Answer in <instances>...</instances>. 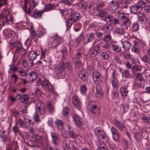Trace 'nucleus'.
I'll use <instances>...</instances> for the list:
<instances>
[{"label": "nucleus", "mask_w": 150, "mask_h": 150, "mask_svg": "<svg viewBox=\"0 0 150 150\" xmlns=\"http://www.w3.org/2000/svg\"><path fill=\"white\" fill-rule=\"evenodd\" d=\"M80 18V14L78 12L72 11L66 20L67 26L70 27L74 23L78 21Z\"/></svg>", "instance_id": "1"}, {"label": "nucleus", "mask_w": 150, "mask_h": 150, "mask_svg": "<svg viewBox=\"0 0 150 150\" xmlns=\"http://www.w3.org/2000/svg\"><path fill=\"white\" fill-rule=\"evenodd\" d=\"M88 107L91 115L94 117L98 116L100 113V108L92 102H89Z\"/></svg>", "instance_id": "2"}, {"label": "nucleus", "mask_w": 150, "mask_h": 150, "mask_svg": "<svg viewBox=\"0 0 150 150\" xmlns=\"http://www.w3.org/2000/svg\"><path fill=\"white\" fill-rule=\"evenodd\" d=\"M30 31L31 39L35 42L38 41L39 38L42 37L44 34L40 30L34 31V28L32 26H31Z\"/></svg>", "instance_id": "3"}, {"label": "nucleus", "mask_w": 150, "mask_h": 150, "mask_svg": "<svg viewBox=\"0 0 150 150\" xmlns=\"http://www.w3.org/2000/svg\"><path fill=\"white\" fill-rule=\"evenodd\" d=\"M72 117L76 124L77 126L80 129L83 130L86 128V125L84 122L82 121L81 118L78 115L74 114L72 115Z\"/></svg>", "instance_id": "4"}, {"label": "nucleus", "mask_w": 150, "mask_h": 150, "mask_svg": "<svg viewBox=\"0 0 150 150\" xmlns=\"http://www.w3.org/2000/svg\"><path fill=\"white\" fill-rule=\"evenodd\" d=\"M53 39L51 43V47L53 49L57 48V46L61 43L63 41V39L58 36L57 34L53 37Z\"/></svg>", "instance_id": "5"}, {"label": "nucleus", "mask_w": 150, "mask_h": 150, "mask_svg": "<svg viewBox=\"0 0 150 150\" xmlns=\"http://www.w3.org/2000/svg\"><path fill=\"white\" fill-rule=\"evenodd\" d=\"M121 20L123 27L126 29L130 27L131 21L128 18L123 15L121 16Z\"/></svg>", "instance_id": "6"}, {"label": "nucleus", "mask_w": 150, "mask_h": 150, "mask_svg": "<svg viewBox=\"0 0 150 150\" xmlns=\"http://www.w3.org/2000/svg\"><path fill=\"white\" fill-rule=\"evenodd\" d=\"M51 136L52 141L54 145H58L60 144L61 140L59 134L56 132H53L51 133Z\"/></svg>", "instance_id": "7"}, {"label": "nucleus", "mask_w": 150, "mask_h": 150, "mask_svg": "<svg viewBox=\"0 0 150 150\" xmlns=\"http://www.w3.org/2000/svg\"><path fill=\"white\" fill-rule=\"evenodd\" d=\"M93 80L95 83L96 84H97V82L98 81V83H101L102 80H101L100 73L98 71H95L93 72L92 74Z\"/></svg>", "instance_id": "8"}, {"label": "nucleus", "mask_w": 150, "mask_h": 150, "mask_svg": "<svg viewBox=\"0 0 150 150\" xmlns=\"http://www.w3.org/2000/svg\"><path fill=\"white\" fill-rule=\"evenodd\" d=\"M10 45L11 47H16L15 52L17 53H19L21 52L22 46V43L19 42H9Z\"/></svg>", "instance_id": "9"}, {"label": "nucleus", "mask_w": 150, "mask_h": 150, "mask_svg": "<svg viewBox=\"0 0 150 150\" xmlns=\"http://www.w3.org/2000/svg\"><path fill=\"white\" fill-rule=\"evenodd\" d=\"M40 53L39 51H37L36 52L33 51H30L28 54L29 60L30 61L33 62L34 60L37 59V57L39 55Z\"/></svg>", "instance_id": "10"}, {"label": "nucleus", "mask_w": 150, "mask_h": 150, "mask_svg": "<svg viewBox=\"0 0 150 150\" xmlns=\"http://www.w3.org/2000/svg\"><path fill=\"white\" fill-rule=\"evenodd\" d=\"M115 71L113 70L111 72L112 77L110 79V82L112 83L113 87L114 88H117L119 85L118 81L115 76Z\"/></svg>", "instance_id": "11"}, {"label": "nucleus", "mask_w": 150, "mask_h": 150, "mask_svg": "<svg viewBox=\"0 0 150 150\" xmlns=\"http://www.w3.org/2000/svg\"><path fill=\"white\" fill-rule=\"evenodd\" d=\"M101 51V46L98 45L95 46L93 48L90 50V52L93 56L97 55Z\"/></svg>", "instance_id": "12"}, {"label": "nucleus", "mask_w": 150, "mask_h": 150, "mask_svg": "<svg viewBox=\"0 0 150 150\" xmlns=\"http://www.w3.org/2000/svg\"><path fill=\"white\" fill-rule=\"evenodd\" d=\"M44 12V10H38L36 9L32 12L33 14L32 16L35 18H40L42 17V15Z\"/></svg>", "instance_id": "13"}, {"label": "nucleus", "mask_w": 150, "mask_h": 150, "mask_svg": "<svg viewBox=\"0 0 150 150\" xmlns=\"http://www.w3.org/2000/svg\"><path fill=\"white\" fill-rule=\"evenodd\" d=\"M142 100L144 102H147L150 100L149 95L144 91H141L140 93Z\"/></svg>", "instance_id": "14"}, {"label": "nucleus", "mask_w": 150, "mask_h": 150, "mask_svg": "<svg viewBox=\"0 0 150 150\" xmlns=\"http://www.w3.org/2000/svg\"><path fill=\"white\" fill-rule=\"evenodd\" d=\"M114 125L119 130L121 131H124L125 129V126L124 123L115 120L114 121Z\"/></svg>", "instance_id": "15"}, {"label": "nucleus", "mask_w": 150, "mask_h": 150, "mask_svg": "<svg viewBox=\"0 0 150 150\" xmlns=\"http://www.w3.org/2000/svg\"><path fill=\"white\" fill-rule=\"evenodd\" d=\"M108 8L112 12H115L118 8L117 3L113 0L111 1L108 6Z\"/></svg>", "instance_id": "16"}, {"label": "nucleus", "mask_w": 150, "mask_h": 150, "mask_svg": "<svg viewBox=\"0 0 150 150\" xmlns=\"http://www.w3.org/2000/svg\"><path fill=\"white\" fill-rule=\"evenodd\" d=\"M6 14L2 12L0 13V29L2 26H4L6 24Z\"/></svg>", "instance_id": "17"}, {"label": "nucleus", "mask_w": 150, "mask_h": 150, "mask_svg": "<svg viewBox=\"0 0 150 150\" xmlns=\"http://www.w3.org/2000/svg\"><path fill=\"white\" fill-rule=\"evenodd\" d=\"M56 6L54 4H48L45 6L44 10L45 11H48L51 10H54L56 8Z\"/></svg>", "instance_id": "18"}, {"label": "nucleus", "mask_w": 150, "mask_h": 150, "mask_svg": "<svg viewBox=\"0 0 150 150\" xmlns=\"http://www.w3.org/2000/svg\"><path fill=\"white\" fill-rule=\"evenodd\" d=\"M130 10L132 13L137 14L141 11V9H139L136 4H135L130 7Z\"/></svg>", "instance_id": "19"}, {"label": "nucleus", "mask_w": 150, "mask_h": 150, "mask_svg": "<svg viewBox=\"0 0 150 150\" xmlns=\"http://www.w3.org/2000/svg\"><path fill=\"white\" fill-rule=\"evenodd\" d=\"M77 74L79 77L83 81H85L88 79V77L84 71H79L77 72Z\"/></svg>", "instance_id": "20"}, {"label": "nucleus", "mask_w": 150, "mask_h": 150, "mask_svg": "<svg viewBox=\"0 0 150 150\" xmlns=\"http://www.w3.org/2000/svg\"><path fill=\"white\" fill-rule=\"evenodd\" d=\"M60 66L63 69H66L68 70H70L71 69V67L70 64L68 62H65L63 60L62 61V64Z\"/></svg>", "instance_id": "21"}, {"label": "nucleus", "mask_w": 150, "mask_h": 150, "mask_svg": "<svg viewBox=\"0 0 150 150\" xmlns=\"http://www.w3.org/2000/svg\"><path fill=\"white\" fill-rule=\"evenodd\" d=\"M96 136L98 137H99L100 138L103 139H106L107 141H109V138L108 136H107L105 132L102 130H101L99 134H98V136Z\"/></svg>", "instance_id": "22"}, {"label": "nucleus", "mask_w": 150, "mask_h": 150, "mask_svg": "<svg viewBox=\"0 0 150 150\" xmlns=\"http://www.w3.org/2000/svg\"><path fill=\"white\" fill-rule=\"evenodd\" d=\"M69 129L67 130L68 137L75 139L76 137V135L74 130L73 129H71L69 127Z\"/></svg>", "instance_id": "23"}, {"label": "nucleus", "mask_w": 150, "mask_h": 150, "mask_svg": "<svg viewBox=\"0 0 150 150\" xmlns=\"http://www.w3.org/2000/svg\"><path fill=\"white\" fill-rule=\"evenodd\" d=\"M122 43V47L125 50H127L130 49L131 45L129 42L127 41H124Z\"/></svg>", "instance_id": "24"}, {"label": "nucleus", "mask_w": 150, "mask_h": 150, "mask_svg": "<svg viewBox=\"0 0 150 150\" xmlns=\"http://www.w3.org/2000/svg\"><path fill=\"white\" fill-rule=\"evenodd\" d=\"M97 150H108L104 144L101 142L97 143Z\"/></svg>", "instance_id": "25"}, {"label": "nucleus", "mask_w": 150, "mask_h": 150, "mask_svg": "<svg viewBox=\"0 0 150 150\" xmlns=\"http://www.w3.org/2000/svg\"><path fill=\"white\" fill-rule=\"evenodd\" d=\"M146 3L142 0H140L138 1V2L136 4L139 7L141 10L143 8H145L146 5Z\"/></svg>", "instance_id": "26"}, {"label": "nucleus", "mask_w": 150, "mask_h": 150, "mask_svg": "<svg viewBox=\"0 0 150 150\" xmlns=\"http://www.w3.org/2000/svg\"><path fill=\"white\" fill-rule=\"evenodd\" d=\"M36 104V109L45 108L44 103L40 100H37L35 102Z\"/></svg>", "instance_id": "27"}, {"label": "nucleus", "mask_w": 150, "mask_h": 150, "mask_svg": "<svg viewBox=\"0 0 150 150\" xmlns=\"http://www.w3.org/2000/svg\"><path fill=\"white\" fill-rule=\"evenodd\" d=\"M100 83H97L96 84V89L97 93L100 96L103 95V92L102 90V87L100 84Z\"/></svg>", "instance_id": "28"}, {"label": "nucleus", "mask_w": 150, "mask_h": 150, "mask_svg": "<svg viewBox=\"0 0 150 150\" xmlns=\"http://www.w3.org/2000/svg\"><path fill=\"white\" fill-rule=\"evenodd\" d=\"M110 52L107 51L106 52H102L100 53V55L104 59H107L110 57Z\"/></svg>", "instance_id": "29"}, {"label": "nucleus", "mask_w": 150, "mask_h": 150, "mask_svg": "<svg viewBox=\"0 0 150 150\" xmlns=\"http://www.w3.org/2000/svg\"><path fill=\"white\" fill-rule=\"evenodd\" d=\"M54 72L58 76L60 77L62 76L63 73V71L62 69H61L58 67H55L54 69Z\"/></svg>", "instance_id": "30"}, {"label": "nucleus", "mask_w": 150, "mask_h": 150, "mask_svg": "<svg viewBox=\"0 0 150 150\" xmlns=\"http://www.w3.org/2000/svg\"><path fill=\"white\" fill-rule=\"evenodd\" d=\"M120 91L122 96H127L128 93V90L125 86H123L120 88Z\"/></svg>", "instance_id": "31"}, {"label": "nucleus", "mask_w": 150, "mask_h": 150, "mask_svg": "<svg viewBox=\"0 0 150 150\" xmlns=\"http://www.w3.org/2000/svg\"><path fill=\"white\" fill-rule=\"evenodd\" d=\"M29 100L28 96L26 94L22 95V99L21 101V103L24 104H26Z\"/></svg>", "instance_id": "32"}, {"label": "nucleus", "mask_w": 150, "mask_h": 150, "mask_svg": "<svg viewBox=\"0 0 150 150\" xmlns=\"http://www.w3.org/2000/svg\"><path fill=\"white\" fill-rule=\"evenodd\" d=\"M105 6V4L104 2H98L96 4V10L98 11H100L102 8L104 7Z\"/></svg>", "instance_id": "33"}, {"label": "nucleus", "mask_w": 150, "mask_h": 150, "mask_svg": "<svg viewBox=\"0 0 150 150\" xmlns=\"http://www.w3.org/2000/svg\"><path fill=\"white\" fill-rule=\"evenodd\" d=\"M141 60L145 63H148L150 64V57L148 55H145L141 58Z\"/></svg>", "instance_id": "34"}, {"label": "nucleus", "mask_w": 150, "mask_h": 150, "mask_svg": "<svg viewBox=\"0 0 150 150\" xmlns=\"http://www.w3.org/2000/svg\"><path fill=\"white\" fill-rule=\"evenodd\" d=\"M29 76H30L31 81H35L37 78V76L36 73L33 71L29 73Z\"/></svg>", "instance_id": "35"}, {"label": "nucleus", "mask_w": 150, "mask_h": 150, "mask_svg": "<svg viewBox=\"0 0 150 150\" xmlns=\"http://www.w3.org/2000/svg\"><path fill=\"white\" fill-rule=\"evenodd\" d=\"M108 13V10L107 9H104L103 10H100L98 13L99 16L103 18Z\"/></svg>", "instance_id": "36"}, {"label": "nucleus", "mask_w": 150, "mask_h": 150, "mask_svg": "<svg viewBox=\"0 0 150 150\" xmlns=\"http://www.w3.org/2000/svg\"><path fill=\"white\" fill-rule=\"evenodd\" d=\"M109 29L108 26L106 25H104L101 28L100 30L103 31V34H105L108 33H110V32H109V31H108Z\"/></svg>", "instance_id": "37"}, {"label": "nucleus", "mask_w": 150, "mask_h": 150, "mask_svg": "<svg viewBox=\"0 0 150 150\" xmlns=\"http://www.w3.org/2000/svg\"><path fill=\"white\" fill-rule=\"evenodd\" d=\"M9 11H8L6 13V18L5 22L6 23H8V21H12L13 17L12 15L9 14Z\"/></svg>", "instance_id": "38"}, {"label": "nucleus", "mask_w": 150, "mask_h": 150, "mask_svg": "<svg viewBox=\"0 0 150 150\" xmlns=\"http://www.w3.org/2000/svg\"><path fill=\"white\" fill-rule=\"evenodd\" d=\"M122 73V76L123 77L128 79L130 77L129 72L128 70H124Z\"/></svg>", "instance_id": "39"}, {"label": "nucleus", "mask_w": 150, "mask_h": 150, "mask_svg": "<svg viewBox=\"0 0 150 150\" xmlns=\"http://www.w3.org/2000/svg\"><path fill=\"white\" fill-rule=\"evenodd\" d=\"M55 123L58 127H60L61 129H63L64 128V123L62 120L57 119L55 120Z\"/></svg>", "instance_id": "40"}, {"label": "nucleus", "mask_w": 150, "mask_h": 150, "mask_svg": "<svg viewBox=\"0 0 150 150\" xmlns=\"http://www.w3.org/2000/svg\"><path fill=\"white\" fill-rule=\"evenodd\" d=\"M18 74L20 76L23 77L26 76V77H27L29 76L28 74H26L25 72L24 69L23 68L21 69H18Z\"/></svg>", "instance_id": "41"}, {"label": "nucleus", "mask_w": 150, "mask_h": 150, "mask_svg": "<svg viewBox=\"0 0 150 150\" xmlns=\"http://www.w3.org/2000/svg\"><path fill=\"white\" fill-rule=\"evenodd\" d=\"M47 106L49 108L50 113H52L54 110V107L51 105L50 101H47Z\"/></svg>", "instance_id": "42"}, {"label": "nucleus", "mask_w": 150, "mask_h": 150, "mask_svg": "<svg viewBox=\"0 0 150 150\" xmlns=\"http://www.w3.org/2000/svg\"><path fill=\"white\" fill-rule=\"evenodd\" d=\"M94 36V34L93 33H90L87 38L86 41L85 42L86 43L91 42L93 40Z\"/></svg>", "instance_id": "43"}, {"label": "nucleus", "mask_w": 150, "mask_h": 150, "mask_svg": "<svg viewBox=\"0 0 150 150\" xmlns=\"http://www.w3.org/2000/svg\"><path fill=\"white\" fill-rule=\"evenodd\" d=\"M139 28V24L137 23H134L133 24L132 27L130 28L133 31H136L138 30Z\"/></svg>", "instance_id": "44"}, {"label": "nucleus", "mask_w": 150, "mask_h": 150, "mask_svg": "<svg viewBox=\"0 0 150 150\" xmlns=\"http://www.w3.org/2000/svg\"><path fill=\"white\" fill-rule=\"evenodd\" d=\"M142 133L141 132H137L135 134V137L137 141L141 140L142 138Z\"/></svg>", "instance_id": "45"}, {"label": "nucleus", "mask_w": 150, "mask_h": 150, "mask_svg": "<svg viewBox=\"0 0 150 150\" xmlns=\"http://www.w3.org/2000/svg\"><path fill=\"white\" fill-rule=\"evenodd\" d=\"M15 124H17V126L19 125L20 127H24V122L23 120L21 119L17 120L16 121Z\"/></svg>", "instance_id": "46"}, {"label": "nucleus", "mask_w": 150, "mask_h": 150, "mask_svg": "<svg viewBox=\"0 0 150 150\" xmlns=\"http://www.w3.org/2000/svg\"><path fill=\"white\" fill-rule=\"evenodd\" d=\"M36 112L39 113L40 115H42L45 114L46 112L45 108H40L36 109Z\"/></svg>", "instance_id": "47"}, {"label": "nucleus", "mask_w": 150, "mask_h": 150, "mask_svg": "<svg viewBox=\"0 0 150 150\" xmlns=\"http://www.w3.org/2000/svg\"><path fill=\"white\" fill-rule=\"evenodd\" d=\"M33 117L34 118V120L35 122L39 123L41 122V120L37 112H35L33 115Z\"/></svg>", "instance_id": "48"}, {"label": "nucleus", "mask_w": 150, "mask_h": 150, "mask_svg": "<svg viewBox=\"0 0 150 150\" xmlns=\"http://www.w3.org/2000/svg\"><path fill=\"white\" fill-rule=\"evenodd\" d=\"M104 35V37L103 39L104 41L106 42H109L111 39V37L110 35V33H108Z\"/></svg>", "instance_id": "49"}, {"label": "nucleus", "mask_w": 150, "mask_h": 150, "mask_svg": "<svg viewBox=\"0 0 150 150\" xmlns=\"http://www.w3.org/2000/svg\"><path fill=\"white\" fill-rule=\"evenodd\" d=\"M141 67L136 64H133L132 69L134 71H140L141 69Z\"/></svg>", "instance_id": "50"}, {"label": "nucleus", "mask_w": 150, "mask_h": 150, "mask_svg": "<svg viewBox=\"0 0 150 150\" xmlns=\"http://www.w3.org/2000/svg\"><path fill=\"white\" fill-rule=\"evenodd\" d=\"M113 17V16L112 14H109L107 16L104 18L105 21L107 23L109 22L110 23V21Z\"/></svg>", "instance_id": "51"}, {"label": "nucleus", "mask_w": 150, "mask_h": 150, "mask_svg": "<svg viewBox=\"0 0 150 150\" xmlns=\"http://www.w3.org/2000/svg\"><path fill=\"white\" fill-rule=\"evenodd\" d=\"M12 130L16 135L18 132H20L19 127H18L17 124H15V126L12 128Z\"/></svg>", "instance_id": "52"}, {"label": "nucleus", "mask_w": 150, "mask_h": 150, "mask_svg": "<svg viewBox=\"0 0 150 150\" xmlns=\"http://www.w3.org/2000/svg\"><path fill=\"white\" fill-rule=\"evenodd\" d=\"M87 90V88L85 85H82L81 86L80 91L81 94H85L86 93Z\"/></svg>", "instance_id": "53"}, {"label": "nucleus", "mask_w": 150, "mask_h": 150, "mask_svg": "<svg viewBox=\"0 0 150 150\" xmlns=\"http://www.w3.org/2000/svg\"><path fill=\"white\" fill-rule=\"evenodd\" d=\"M50 82L48 81L47 80L45 79L41 83V85L42 86H44L46 88L48 87V85L50 84Z\"/></svg>", "instance_id": "54"}, {"label": "nucleus", "mask_w": 150, "mask_h": 150, "mask_svg": "<svg viewBox=\"0 0 150 150\" xmlns=\"http://www.w3.org/2000/svg\"><path fill=\"white\" fill-rule=\"evenodd\" d=\"M11 114L12 116L16 117L20 115V113L19 111L18 110L14 109L12 110Z\"/></svg>", "instance_id": "55"}, {"label": "nucleus", "mask_w": 150, "mask_h": 150, "mask_svg": "<svg viewBox=\"0 0 150 150\" xmlns=\"http://www.w3.org/2000/svg\"><path fill=\"white\" fill-rule=\"evenodd\" d=\"M69 110V108L67 107H66L64 108L62 111V113L64 117H66L68 115Z\"/></svg>", "instance_id": "56"}, {"label": "nucleus", "mask_w": 150, "mask_h": 150, "mask_svg": "<svg viewBox=\"0 0 150 150\" xmlns=\"http://www.w3.org/2000/svg\"><path fill=\"white\" fill-rule=\"evenodd\" d=\"M115 32L117 34H120L121 35H123L125 33V32L122 29L118 28L115 29Z\"/></svg>", "instance_id": "57"}, {"label": "nucleus", "mask_w": 150, "mask_h": 150, "mask_svg": "<svg viewBox=\"0 0 150 150\" xmlns=\"http://www.w3.org/2000/svg\"><path fill=\"white\" fill-rule=\"evenodd\" d=\"M73 103L76 108L78 109H79L81 107V102L80 100Z\"/></svg>", "instance_id": "58"}, {"label": "nucleus", "mask_w": 150, "mask_h": 150, "mask_svg": "<svg viewBox=\"0 0 150 150\" xmlns=\"http://www.w3.org/2000/svg\"><path fill=\"white\" fill-rule=\"evenodd\" d=\"M111 45L112 48L113 50L115 52H119L121 51L120 48H119L117 46L114 45L113 44H111Z\"/></svg>", "instance_id": "59"}, {"label": "nucleus", "mask_w": 150, "mask_h": 150, "mask_svg": "<svg viewBox=\"0 0 150 150\" xmlns=\"http://www.w3.org/2000/svg\"><path fill=\"white\" fill-rule=\"evenodd\" d=\"M33 137L34 138V142H35L37 143L40 140V137L38 135H34L33 136Z\"/></svg>", "instance_id": "60"}, {"label": "nucleus", "mask_w": 150, "mask_h": 150, "mask_svg": "<svg viewBox=\"0 0 150 150\" xmlns=\"http://www.w3.org/2000/svg\"><path fill=\"white\" fill-rule=\"evenodd\" d=\"M111 132L112 133V135L115 134H119L118 131L115 128L112 126L111 129Z\"/></svg>", "instance_id": "61"}, {"label": "nucleus", "mask_w": 150, "mask_h": 150, "mask_svg": "<svg viewBox=\"0 0 150 150\" xmlns=\"http://www.w3.org/2000/svg\"><path fill=\"white\" fill-rule=\"evenodd\" d=\"M38 4V3L35 2V0H31V1L30 2V7H32L34 8Z\"/></svg>", "instance_id": "62"}, {"label": "nucleus", "mask_w": 150, "mask_h": 150, "mask_svg": "<svg viewBox=\"0 0 150 150\" xmlns=\"http://www.w3.org/2000/svg\"><path fill=\"white\" fill-rule=\"evenodd\" d=\"M81 56V53L80 52H77L74 58V59L76 61H77L80 58Z\"/></svg>", "instance_id": "63"}, {"label": "nucleus", "mask_w": 150, "mask_h": 150, "mask_svg": "<svg viewBox=\"0 0 150 150\" xmlns=\"http://www.w3.org/2000/svg\"><path fill=\"white\" fill-rule=\"evenodd\" d=\"M110 23L112 24H119V21L118 19L113 18L112 17L111 21H110Z\"/></svg>", "instance_id": "64"}]
</instances>
